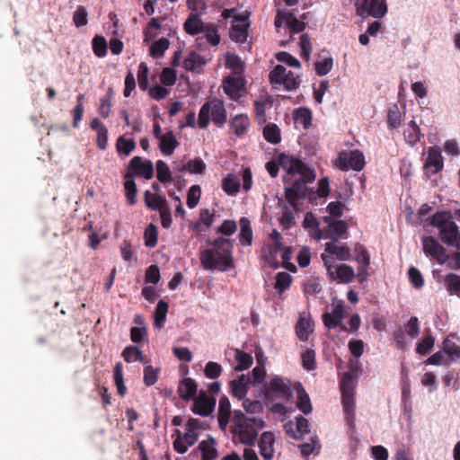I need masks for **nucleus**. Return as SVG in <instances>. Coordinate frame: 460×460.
Masks as SVG:
<instances>
[{
    "instance_id": "f257e3e1",
    "label": "nucleus",
    "mask_w": 460,
    "mask_h": 460,
    "mask_svg": "<svg viewBox=\"0 0 460 460\" xmlns=\"http://www.w3.org/2000/svg\"><path fill=\"white\" fill-rule=\"evenodd\" d=\"M279 162L287 172L285 181L292 182L290 187L286 188V199L289 205L295 208L298 198L307 196L309 191L307 184L314 182L316 175L302 161L292 156L281 155Z\"/></svg>"
},
{
    "instance_id": "f03ea898",
    "label": "nucleus",
    "mask_w": 460,
    "mask_h": 460,
    "mask_svg": "<svg viewBox=\"0 0 460 460\" xmlns=\"http://www.w3.org/2000/svg\"><path fill=\"white\" fill-rule=\"evenodd\" d=\"M212 248L201 252L200 263L207 270L226 271L234 267L232 256L233 242L228 238L218 237L212 243Z\"/></svg>"
},
{
    "instance_id": "7ed1b4c3",
    "label": "nucleus",
    "mask_w": 460,
    "mask_h": 460,
    "mask_svg": "<svg viewBox=\"0 0 460 460\" xmlns=\"http://www.w3.org/2000/svg\"><path fill=\"white\" fill-rule=\"evenodd\" d=\"M232 433L242 444H254L258 431L264 428L265 422L257 417H247L242 411H235L233 418Z\"/></svg>"
},
{
    "instance_id": "20e7f679",
    "label": "nucleus",
    "mask_w": 460,
    "mask_h": 460,
    "mask_svg": "<svg viewBox=\"0 0 460 460\" xmlns=\"http://www.w3.org/2000/svg\"><path fill=\"white\" fill-rule=\"evenodd\" d=\"M430 224L438 228L440 239L447 245L456 243L458 234V227L452 221V215L448 211H441L434 214L431 217Z\"/></svg>"
},
{
    "instance_id": "39448f33",
    "label": "nucleus",
    "mask_w": 460,
    "mask_h": 460,
    "mask_svg": "<svg viewBox=\"0 0 460 460\" xmlns=\"http://www.w3.org/2000/svg\"><path fill=\"white\" fill-rule=\"evenodd\" d=\"M212 121L223 126L226 122V111L224 102L218 99H213L204 103L199 114V125L202 128H206L209 123V116Z\"/></svg>"
},
{
    "instance_id": "423d86ee",
    "label": "nucleus",
    "mask_w": 460,
    "mask_h": 460,
    "mask_svg": "<svg viewBox=\"0 0 460 460\" xmlns=\"http://www.w3.org/2000/svg\"><path fill=\"white\" fill-rule=\"evenodd\" d=\"M352 383L351 375L349 373L344 374L341 383L342 405L346 420L349 424H352L355 420V400Z\"/></svg>"
},
{
    "instance_id": "0eeeda50",
    "label": "nucleus",
    "mask_w": 460,
    "mask_h": 460,
    "mask_svg": "<svg viewBox=\"0 0 460 460\" xmlns=\"http://www.w3.org/2000/svg\"><path fill=\"white\" fill-rule=\"evenodd\" d=\"M365 157L361 151L353 150L349 152L341 151L339 153L334 165L341 171H361L365 166Z\"/></svg>"
},
{
    "instance_id": "6e6552de",
    "label": "nucleus",
    "mask_w": 460,
    "mask_h": 460,
    "mask_svg": "<svg viewBox=\"0 0 460 460\" xmlns=\"http://www.w3.org/2000/svg\"><path fill=\"white\" fill-rule=\"evenodd\" d=\"M271 84L276 86H283L286 90L291 91L296 89L299 85L298 75L293 72L288 71L282 65H277L270 73Z\"/></svg>"
},
{
    "instance_id": "1a4fd4ad",
    "label": "nucleus",
    "mask_w": 460,
    "mask_h": 460,
    "mask_svg": "<svg viewBox=\"0 0 460 460\" xmlns=\"http://www.w3.org/2000/svg\"><path fill=\"white\" fill-rule=\"evenodd\" d=\"M327 276L330 279L337 281L338 283L349 284L352 282L355 278V271L349 265L344 263H332L330 260H325L323 264Z\"/></svg>"
},
{
    "instance_id": "9d476101",
    "label": "nucleus",
    "mask_w": 460,
    "mask_h": 460,
    "mask_svg": "<svg viewBox=\"0 0 460 460\" xmlns=\"http://www.w3.org/2000/svg\"><path fill=\"white\" fill-rule=\"evenodd\" d=\"M357 13L363 17L382 18L387 12L385 0H356Z\"/></svg>"
},
{
    "instance_id": "9b49d317",
    "label": "nucleus",
    "mask_w": 460,
    "mask_h": 460,
    "mask_svg": "<svg viewBox=\"0 0 460 460\" xmlns=\"http://www.w3.org/2000/svg\"><path fill=\"white\" fill-rule=\"evenodd\" d=\"M351 257L350 248L345 244H338L336 242H328L324 244V252L321 254V259L325 264V260H330L332 263L337 262L336 260L345 261Z\"/></svg>"
},
{
    "instance_id": "f8f14e48",
    "label": "nucleus",
    "mask_w": 460,
    "mask_h": 460,
    "mask_svg": "<svg viewBox=\"0 0 460 460\" xmlns=\"http://www.w3.org/2000/svg\"><path fill=\"white\" fill-rule=\"evenodd\" d=\"M250 22L247 16L236 15L233 17L229 36L236 43H244L248 37Z\"/></svg>"
},
{
    "instance_id": "ddd939ff",
    "label": "nucleus",
    "mask_w": 460,
    "mask_h": 460,
    "mask_svg": "<svg viewBox=\"0 0 460 460\" xmlns=\"http://www.w3.org/2000/svg\"><path fill=\"white\" fill-rule=\"evenodd\" d=\"M422 246L426 255L436 260L438 263L444 264L447 261L448 255L446 249L434 237H424L422 239Z\"/></svg>"
},
{
    "instance_id": "4468645a",
    "label": "nucleus",
    "mask_w": 460,
    "mask_h": 460,
    "mask_svg": "<svg viewBox=\"0 0 460 460\" xmlns=\"http://www.w3.org/2000/svg\"><path fill=\"white\" fill-rule=\"evenodd\" d=\"M128 172L135 176H143L146 180L152 179L154 175V165L150 160L144 161L140 156H134L128 165Z\"/></svg>"
},
{
    "instance_id": "2eb2a0df",
    "label": "nucleus",
    "mask_w": 460,
    "mask_h": 460,
    "mask_svg": "<svg viewBox=\"0 0 460 460\" xmlns=\"http://www.w3.org/2000/svg\"><path fill=\"white\" fill-rule=\"evenodd\" d=\"M274 24L277 30L285 24L294 33L301 32L305 28L303 22L299 21L293 13L284 10H278Z\"/></svg>"
},
{
    "instance_id": "dca6fc26",
    "label": "nucleus",
    "mask_w": 460,
    "mask_h": 460,
    "mask_svg": "<svg viewBox=\"0 0 460 460\" xmlns=\"http://www.w3.org/2000/svg\"><path fill=\"white\" fill-rule=\"evenodd\" d=\"M245 80L241 75H229L224 80L223 87L226 94L237 101L244 90Z\"/></svg>"
},
{
    "instance_id": "f3484780",
    "label": "nucleus",
    "mask_w": 460,
    "mask_h": 460,
    "mask_svg": "<svg viewBox=\"0 0 460 460\" xmlns=\"http://www.w3.org/2000/svg\"><path fill=\"white\" fill-rule=\"evenodd\" d=\"M258 447L264 460H272L275 455V435L271 431H264L258 440Z\"/></svg>"
},
{
    "instance_id": "a211bd4d",
    "label": "nucleus",
    "mask_w": 460,
    "mask_h": 460,
    "mask_svg": "<svg viewBox=\"0 0 460 460\" xmlns=\"http://www.w3.org/2000/svg\"><path fill=\"white\" fill-rule=\"evenodd\" d=\"M268 393H274L282 399H290L292 397V389L290 382L281 377H273L267 386Z\"/></svg>"
},
{
    "instance_id": "6ab92c4d",
    "label": "nucleus",
    "mask_w": 460,
    "mask_h": 460,
    "mask_svg": "<svg viewBox=\"0 0 460 460\" xmlns=\"http://www.w3.org/2000/svg\"><path fill=\"white\" fill-rule=\"evenodd\" d=\"M216 401L205 393H200L194 400L192 411L194 413L201 416H208L214 410Z\"/></svg>"
},
{
    "instance_id": "aec40b11",
    "label": "nucleus",
    "mask_w": 460,
    "mask_h": 460,
    "mask_svg": "<svg viewBox=\"0 0 460 460\" xmlns=\"http://www.w3.org/2000/svg\"><path fill=\"white\" fill-rule=\"evenodd\" d=\"M333 310L332 313H325L323 315V321L324 325L332 329L340 325L344 319V310L343 305L341 301H337V303H333Z\"/></svg>"
},
{
    "instance_id": "412c9836",
    "label": "nucleus",
    "mask_w": 460,
    "mask_h": 460,
    "mask_svg": "<svg viewBox=\"0 0 460 460\" xmlns=\"http://www.w3.org/2000/svg\"><path fill=\"white\" fill-rule=\"evenodd\" d=\"M199 434V433L198 431H192L186 429L184 434L182 436L179 435L174 440V449L180 454H184L190 447L193 446L197 442Z\"/></svg>"
},
{
    "instance_id": "4be33fe9",
    "label": "nucleus",
    "mask_w": 460,
    "mask_h": 460,
    "mask_svg": "<svg viewBox=\"0 0 460 460\" xmlns=\"http://www.w3.org/2000/svg\"><path fill=\"white\" fill-rule=\"evenodd\" d=\"M313 332L314 322L310 315L305 313L300 314L299 320L296 325V332L298 339L302 341H305L309 339V336Z\"/></svg>"
},
{
    "instance_id": "5701e85b",
    "label": "nucleus",
    "mask_w": 460,
    "mask_h": 460,
    "mask_svg": "<svg viewBox=\"0 0 460 460\" xmlns=\"http://www.w3.org/2000/svg\"><path fill=\"white\" fill-rule=\"evenodd\" d=\"M444 162L439 147L432 146L429 149L428 157L424 164L427 169L433 168L432 173H438L443 169Z\"/></svg>"
},
{
    "instance_id": "b1692460",
    "label": "nucleus",
    "mask_w": 460,
    "mask_h": 460,
    "mask_svg": "<svg viewBox=\"0 0 460 460\" xmlns=\"http://www.w3.org/2000/svg\"><path fill=\"white\" fill-rule=\"evenodd\" d=\"M251 384V377L249 375H241L237 379L231 382V390L233 394L242 399L247 394V385Z\"/></svg>"
},
{
    "instance_id": "393cba45",
    "label": "nucleus",
    "mask_w": 460,
    "mask_h": 460,
    "mask_svg": "<svg viewBox=\"0 0 460 460\" xmlns=\"http://www.w3.org/2000/svg\"><path fill=\"white\" fill-rule=\"evenodd\" d=\"M200 13L191 12L184 22V30L188 34L196 35L205 30L203 22L199 18Z\"/></svg>"
},
{
    "instance_id": "a878e982",
    "label": "nucleus",
    "mask_w": 460,
    "mask_h": 460,
    "mask_svg": "<svg viewBox=\"0 0 460 460\" xmlns=\"http://www.w3.org/2000/svg\"><path fill=\"white\" fill-rule=\"evenodd\" d=\"M159 148L161 152L165 155H171L173 154L175 148L179 146L172 131H169L161 137Z\"/></svg>"
},
{
    "instance_id": "bb28decb",
    "label": "nucleus",
    "mask_w": 460,
    "mask_h": 460,
    "mask_svg": "<svg viewBox=\"0 0 460 460\" xmlns=\"http://www.w3.org/2000/svg\"><path fill=\"white\" fill-rule=\"evenodd\" d=\"M347 232V225L342 220L334 221L329 224L325 238H330L332 242L342 239Z\"/></svg>"
},
{
    "instance_id": "cd10ccee",
    "label": "nucleus",
    "mask_w": 460,
    "mask_h": 460,
    "mask_svg": "<svg viewBox=\"0 0 460 460\" xmlns=\"http://www.w3.org/2000/svg\"><path fill=\"white\" fill-rule=\"evenodd\" d=\"M231 414V404L226 397H222L218 403V424L221 429H225L229 422Z\"/></svg>"
},
{
    "instance_id": "c85d7f7f",
    "label": "nucleus",
    "mask_w": 460,
    "mask_h": 460,
    "mask_svg": "<svg viewBox=\"0 0 460 460\" xmlns=\"http://www.w3.org/2000/svg\"><path fill=\"white\" fill-rule=\"evenodd\" d=\"M178 393L180 397L183 400L193 398L197 393L196 382L190 377L183 379L179 385Z\"/></svg>"
},
{
    "instance_id": "c756f323",
    "label": "nucleus",
    "mask_w": 460,
    "mask_h": 460,
    "mask_svg": "<svg viewBox=\"0 0 460 460\" xmlns=\"http://www.w3.org/2000/svg\"><path fill=\"white\" fill-rule=\"evenodd\" d=\"M230 125L237 137H243L250 127V120L245 114H237L232 119Z\"/></svg>"
},
{
    "instance_id": "7c9ffc66",
    "label": "nucleus",
    "mask_w": 460,
    "mask_h": 460,
    "mask_svg": "<svg viewBox=\"0 0 460 460\" xmlns=\"http://www.w3.org/2000/svg\"><path fill=\"white\" fill-rule=\"evenodd\" d=\"M234 356L236 360V366L234 367V370L237 371H242L249 368L253 362V358L249 353H246L238 349H234Z\"/></svg>"
},
{
    "instance_id": "2f4dec72",
    "label": "nucleus",
    "mask_w": 460,
    "mask_h": 460,
    "mask_svg": "<svg viewBox=\"0 0 460 460\" xmlns=\"http://www.w3.org/2000/svg\"><path fill=\"white\" fill-rule=\"evenodd\" d=\"M124 188H125V194L127 200L130 205H134L137 202V185L133 179V175L129 172H127L125 175V182H124Z\"/></svg>"
},
{
    "instance_id": "473e14b6",
    "label": "nucleus",
    "mask_w": 460,
    "mask_h": 460,
    "mask_svg": "<svg viewBox=\"0 0 460 460\" xmlns=\"http://www.w3.org/2000/svg\"><path fill=\"white\" fill-rule=\"evenodd\" d=\"M145 203L148 208L154 210H161L167 207L165 199L149 190L145 192Z\"/></svg>"
},
{
    "instance_id": "72a5a7b5",
    "label": "nucleus",
    "mask_w": 460,
    "mask_h": 460,
    "mask_svg": "<svg viewBox=\"0 0 460 460\" xmlns=\"http://www.w3.org/2000/svg\"><path fill=\"white\" fill-rule=\"evenodd\" d=\"M297 393V407L305 414H308L312 411L310 398L301 385L296 387Z\"/></svg>"
},
{
    "instance_id": "f704fd0d",
    "label": "nucleus",
    "mask_w": 460,
    "mask_h": 460,
    "mask_svg": "<svg viewBox=\"0 0 460 460\" xmlns=\"http://www.w3.org/2000/svg\"><path fill=\"white\" fill-rule=\"evenodd\" d=\"M240 242L243 245H251L252 242V230L251 223L246 217H242L240 220Z\"/></svg>"
},
{
    "instance_id": "c9c22d12",
    "label": "nucleus",
    "mask_w": 460,
    "mask_h": 460,
    "mask_svg": "<svg viewBox=\"0 0 460 460\" xmlns=\"http://www.w3.org/2000/svg\"><path fill=\"white\" fill-rule=\"evenodd\" d=\"M199 449L202 455V460H215L217 456V449L214 447V440H202L199 444Z\"/></svg>"
},
{
    "instance_id": "e433bc0d",
    "label": "nucleus",
    "mask_w": 460,
    "mask_h": 460,
    "mask_svg": "<svg viewBox=\"0 0 460 460\" xmlns=\"http://www.w3.org/2000/svg\"><path fill=\"white\" fill-rule=\"evenodd\" d=\"M204 64L203 58L195 52H191L183 62L184 68L191 72L199 71Z\"/></svg>"
},
{
    "instance_id": "4c0bfd02",
    "label": "nucleus",
    "mask_w": 460,
    "mask_h": 460,
    "mask_svg": "<svg viewBox=\"0 0 460 460\" xmlns=\"http://www.w3.org/2000/svg\"><path fill=\"white\" fill-rule=\"evenodd\" d=\"M226 66L233 70L234 75H241L244 64L238 56L228 53L226 56Z\"/></svg>"
},
{
    "instance_id": "58836bf2",
    "label": "nucleus",
    "mask_w": 460,
    "mask_h": 460,
    "mask_svg": "<svg viewBox=\"0 0 460 460\" xmlns=\"http://www.w3.org/2000/svg\"><path fill=\"white\" fill-rule=\"evenodd\" d=\"M447 290L460 297V276L455 273H448L445 278Z\"/></svg>"
},
{
    "instance_id": "ea45409f",
    "label": "nucleus",
    "mask_w": 460,
    "mask_h": 460,
    "mask_svg": "<svg viewBox=\"0 0 460 460\" xmlns=\"http://www.w3.org/2000/svg\"><path fill=\"white\" fill-rule=\"evenodd\" d=\"M223 190L228 195H234L238 192L240 188V182L237 176L234 174H228L222 182Z\"/></svg>"
},
{
    "instance_id": "a19ab883",
    "label": "nucleus",
    "mask_w": 460,
    "mask_h": 460,
    "mask_svg": "<svg viewBox=\"0 0 460 460\" xmlns=\"http://www.w3.org/2000/svg\"><path fill=\"white\" fill-rule=\"evenodd\" d=\"M296 123L308 128L312 123V112L306 108H299L294 113Z\"/></svg>"
},
{
    "instance_id": "79ce46f5",
    "label": "nucleus",
    "mask_w": 460,
    "mask_h": 460,
    "mask_svg": "<svg viewBox=\"0 0 460 460\" xmlns=\"http://www.w3.org/2000/svg\"><path fill=\"white\" fill-rule=\"evenodd\" d=\"M113 378L115 385L117 386L118 393L124 396L127 393V388L124 384V378H123V367L121 363H117L114 367V374Z\"/></svg>"
},
{
    "instance_id": "37998d69",
    "label": "nucleus",
    "mask_w": 460,
    "mask_h": 460,
    "mask_svg": "<svg viewBox=\"0 0 460 460\" xmlns=\"http://www.w3.org/2000/svg\"><path fill=\"white\" fill-rule=\"evenodd\" d=\"M116 147L119 154L128 155L135 149L136 142L120 136L117 139Z\"/></svg>"
},
{
    "instance_id": "c03bdc74",
    "label": "nucleus",
    "mask_w": 460,
    "mask_h": 460,
    "mask_svg": "<svg viewBox=\"0 0 460 460\" xmlns=\"http://www.w3.org/2000/svg\"><path fill=\"white\" fill-rule=\"evenodd\" d=\"M168 312V304L164 300H160L155 307V326L161 328L166 318Z\"/></svg>"
},
{
    "instance_id": "a18cd8bd",
    "label": "nucleus",
    "mask_w": 460,
    "mask_h": 460,
    "mask_svg": "<svg viewBox=\"0 0 460 460\" xmlns=\"http://www.w3.org/2000/svg\"><path fill=\"white\" fill-rule=\"evenodd\" d=\"M122 357L127 362H144L142 352L137 346H128L122 351Z\"/></svg>"
},
{
    "instance_id": "49530a36",
    "label": "nucleus",
    "mask_w": 460,
    "mask_h": 460,
    "mask_svg": "<svg viewBox=\"0 0 460 460\" xmlns=\"http://www.w3.org/2000/svg\"><path fill=\"white\" fill-rule=\"evenodd\" d=\"M443 349L448 357L453 359L460 358V345L456 344L453 339L447 338L443 342Z\"/></svg>"
},
{
    "instance_id": "de8ad7c7",
    "label": "nucleus",
    "mask_w": 460,
    "mask_h": 460,
    "mask_svg": "<svg viewBox=\"0 0 460 460\" xmlns=\"http://www.w3.org/2000/svg\"><path fill=\"white\" fill-rule=\"evenodd\" d=\"M291 276L286 271L279 272L276 276L275 288L279 294H282L291 284Z\"/></svg>"
},
{
    "instance_id": "09e8293b",
    "label": "nucleus",
    "mask_w": 460,
    "mask_h": 460,
    "mask_svg": "<svg viewBox=\"0 0 460 460\" xmlns=\"http://www.w3.org/2000/svg\"><path fill=\"white\" fill-rule=\"evenodd\" d=\"M263 136L272 144H278L281 139L279 128L275 124H268L263 129Z\"/></svg>"
},
{
    "instance_id": "8fccbe9b",
    "label": "nucleus",
    "mask_w": 460,
    "mask_h": 460,
    "mask_svg": "<svg viewBox=\"0 0 460 460\" xmlns=\"http://www.w3.org/2000/svg\"><path fill=\"white\" fill-rule=\"evenodd\" d=\"M292 428H296V430L299 434V438H302L305 434L309 432V423L304 417H298L296 421L288 422V429L292 430Z\"/></svg>"
},
{
    "instance_id": "3c124183",
    "label": "nucleus",
    "mask_w": 460,
    "mask_h": 460,
    "mask_svg": "<svg viewBox=\"0 0 460 460\" xmlns=\"http://www.w3.org/2000/svg\"><path fill=\"white\" fill-rule=\"evenodd\" d=\"M156 173L159 181L165 183L172 180V173L167 164L162 160L156 162Z\"/></svg>"
},
{
    "instance_id": "603ef678",
    "label": "nucleus",
    "mask_w": 460,
    "mask_h": 460,
    "mask_svg": "<svg viewBox=\"0 0 460 460\" xmlns=\"http://www.w3.org/2000/svg\"><path fill=\"white\" fill-rule=\"evenodd\" d=\"M201 196V189L199 185H193L190 188L187 193V206L190 208H194L199 204Z\"/></svg>"
},
{
    "instance_id": "864d4df0",
    "label": "nucleus",
    "mask_w": 460,
    "mask_h": 460,
    "mask_svg": "<svg viewBox=\"0 0 460 460\" xmlns=\"http://www.w3.org/2000/svg\"><path fill=\"white\" fill-rule=\"evenodd\" d=\"M157 228L155 225L150 224L145 230L144 238L145 244L147 247L153 248L157 244Z\"/></svg>"
},
{
    "instance_id": "5fc2aeb1",
    "label": "nucleus",
    "mask_w": 460,
    "mask_h": 460,
    "mask_svg": "<svg viewBox=\"0 0 460 460\" xmlns=\"http://www.w3.org/2000/svg\"><path fill=\"white\" fill-rule=\"evenodd\" d=\"M332 66L333 59L331 57L325 58L314 63L315 72L320 76L327 75L332 70Z\"/></svg>"
},
{
    "instance_id": "6e6d98bb",
    "label": "nucleus",
    "mask_w": 460,
    "mask_h": 460,
    "mask_svg": "<svg viewBox=\"0 0 460 460\" xmlns=\"http://www.w3.org/2000/svg\"><path fill=\"white\" fill-rule=\"evenodd\" d=\"M168 48L169 40L165 38L159 39L152 44L150 54L155 58L161 57Z\"/></svg>"
},
{
    "instance_id": "4d7b16f0",
    "label": "nucleus",
    "mask_w": 460,
    "mask_h": 460,
    "mask_svg": "<svg viewBox=\"0 0 460 460\" xmlns=\"http://www.w3.org/2000/svg\"><path fill=\"white\" fill-rule=\"evenodd\" d=\"M404 137L410 145H414L420 140V130L414 121H411L409 128L405 130Z\"/></svg>"
},
{
    "instance_id": "13d9d810",
    "label": "nucleus",
    "mask_w": 460,
    "mask_h": 460,
    "mask_svg": "<svg viewBox=\"0 0 460 460\" xmlns=\"http://www.w3.org/2000/svg\"><path fill=\"white\" fill-rule=\"evenodd\" d=\"M93 49L96 56L104 57L107 51V42L103 37L95 36L93 40Z\"/></svg>"
},
{
    "instance_id": "bf43d9fd",
    "label": "nucleus",
    "mask_w": 460,
    "mask_h": 460,
    "mask_svg": "<svg viewBox=\"0 0 460 460\" xmlns=\"http://www.w3.org/2000/svg\"><path fill=\"white\" fill-rule=\"evenodd\" d=\"M434 346V338L427 334L420 342L418 343L416 352L420 355L427 354Z\"/></svg>"
},
{
    "instance_id": "052dcab7",
    "label": "nucleus",
    "mask_w": 460,
    "mask_h": 460,
    "mask_svg": "<svg viewBox=\"0 0 460 460\" xmlns=\"http://www.w3.org/2000/svg\"><path fill=\"white\" fill-rule=\"evenodd\" d=\"M204 373L208 378L216 379L222 373V367L217 362L209 361L206 364Z\"/></svg>"
},
{
    "instance_id": "680f3d73",
    "label": "nucleus",
    "mask_w": 460,
    "mask_h": 460,
    "mask_svg": "<svg viewBox=\"0 0 460 460\" xmlns=\"http://www.w3.org/2000/svg\"><path fill=\"white\" fill-rule=\"evenodd\" d=\"M401 112L397 105H394L388 111V124L392 128H397L401 125Z\"/></svg>"
},
{
    "instance_id": "e2e57ef3",
    "label": "nucleus",
    "mask_w": 460,
    "mask_h": 460,
    "mask_svg": "<svg viewBox=\"0 0 460 460\" xmlns=\"http://www.w3.org/2000/svg\"><path fill=\"white\" fill-rule=\"evenodd\" d=\"M300 48H301L302 57L306 61H308L310 58V55H311L313 47H312L310 38L307 34H303L300 36Z\"/></svg>"
},
{
    "instance_id": "0e129e2a",
    "label": "nucleus",
    "mask_w": 460,
    "mask_h": 460,
    "mask_svg": "<svg viewBox=\"0 0 460 460\" xmlns=\"http://www.w3.org/2000/svg\"><path fill=\"white\" fill-rule=\"evenodd\" d=\"M148 67L146 64L141 63L137 71V82L142 90H146L148 86Z\"/></svg>"
},
{
    "instance_id": "69168bd1",
    "label": "nucleus",
    "mask_w": 460,
    "mask_h": 460,
    "mask_svg": "<svg viewBox=\"0 0 460 460\" xmlns=\"http://www.w3.org/2000/svg\"><path fill=\"white\" fill-rule=\"evenodd\" d=\"M280 223L287 229L290 228L292 226L296 224L293 211L288 206H285L283 208L282 215L280 217Z\"/></svg>"
},
{
    "instance_id": "338daca9",
    "label": "nucleus",
    "mask_w": 460,
    "mask_h": 460,
    "mask_svg": "<svg viewBox=\"0 0 460 460\" xmlns=\"http://www.w3.org/2000/svg\"><path fill=\"white\" fill-rule=\"evenodd\" d=\"M159 369H155L152 366H147L144 369V382L146 385L150 386L156 383Z\"/></svg>"
},
{
    "instance_id": "774afa93",
    "label": "nucleus",
    "mask_w": 460,
    "mask_h": 460,
    "mask_svg": "<svg viewBox=\"0 0 460 460\" xmlns=\"http://www.w3.org/2000/svg\"><path fill=\"white\" fill-rule=\"evenodd\" d=\"M74 22L76 27L84 26L87 24V11L84 6H78L74 13Z\"/></svg>"
}]
</instances>
